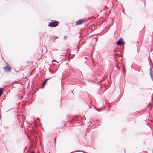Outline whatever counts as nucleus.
I'll return each mask as SVG.
<instances>
[{"label":"nucleus","instance_id":"6","mask_svg":"<svg viewBox=\"0 0 153 153\" xmlns=\"http://www.w3.org/2000/svg\"><path fill=\"white\" fill-rule=\"evenodd\" d=\"M3 90V89L2 88H0V97L1 96V95L2 94Z\"/></svg>","mask_w":153,"mask_h":153},{"label":"nucleus","instance_id":"12","mask_svg":"<svg viewBox=\"0 0 153 153\" xmlns=\"http://www.w3.org/2000/svg\"><path fill=\"white\" fill-rule=\"evenodd\" d=\"M114 53H116V50H115L114 51Z\"/></svg>","mask_w":153,"mask_h":153},{"label":"nucleus","instance_id":"8","mask_svg":"<svg viewBox=\"0 0 153 153\" xmlns=\"http://www.w3.org/2000/svg\"><path fill=\"white\" fill-rule=\"evenodd\" d=\"M116 68L118 69H120V67L119 66L118 64H117L116 65Z\"/></svg>","mask_w":153,"mask_h":153},{"label":"nucleus","instance_id":"9","mask_svg":"<svg viewBox=\"0 0 153 153\" xmlns=\"http://www.w3.org/2000/svg\"><path fill=\"white\" fill-rule=\"evenodd\" d=\"M54 141H55V143H56V138H55V139H54Z\"/></svg>","mask_w":153,"mask_h":153},{"label":"nucleus","instance_id":"3","mask_svg":"<svg viewBox=\"0 0 153 153\" xmlns=\"http://www.w3.org/2000/svg\"><path fill=\"white\" fill-rule=\"evenodd\" d=\"M4 69L6 72H10L11 71V67L10 65H7L4 68Z\"/></svg>","mask_w":153,"mask_h":153},{"label":"nucleus","instance_id":"5","mask_svg":"<svg viewBox=\"0 0 153 153\" xmlns=\"http://www.w3.org/2000/svg\"><path fill=\"white\" fill-rule=\"evenodd\" d=\"M52 79L51 78H50V79H46L45 80V81L42 84V85L43 86H44V85L46 84V82H47V81L48 80H49V79Z\"/></svg>","mask_w":153,"mask_h":153},{"label":"nucleus","instance_id":"11","mask_svg":"<svg viewBox=\"0 0 153 153\" xmlns=\"http://www.w3.org/2000/svg\"><path fill=\"white\" fill-rule=\"evenodd\" d=\"M31 153H35L33 151H32L31 152Z\"/></svg>","mask_w":153,"mask_h":153},{"label":"nucleus","instance_id":"2","mask_svg":"<svg viewBox=\"0 0 153 153\" xmlns=\"http://www.w3.org/2000/svg\"><path fill=\"white\" fill-rule=\"evenodd\" d=\"M87 21V20L86 19H81L79 20L76 22V25H78L81 24L86 22Z\"/></svg>","mask_w":153,"mask_h":153},{"label":"nucleus","instance_id":"4","mask_svg":"<svg viewBox=\"0 0 153 153\" xmlns=\"http://www.w3.org/2000/svg\"><path fill=\"white\" fill-rule=\"evenodd\" d=\"M123 42V40L122 39H120L119 40H118L117 42V45H120L122 44Z\"/></svg>","mask_w":153,"mask_h":153},{"label":"nucleus","instance_id":"10","mask_svg":"<svg viewBox=\"0 0 153 153\" xmlns=\"http://www.w3.org/2000/svg\"><path fill=\"white\" fill-rule=\"evenodd\" d=\"M53 62H56V61H55V60H53Z\"/></svg>","mask_w":153,"mask_h":153},{"label":"nucleus","instance_id":"7","mask_svg":"<svg viewBox=\"0 0 153 153\" xmlns=\"http://www.w3.org/2000/svg\"><path fill=\"white\" fill-rule=\"evenodd\" d=\"M123 72H125L126 70H125V67H124V65H123Z\"/></svg>","mask_w":153,"mask_h":153},{"label":"nucleus","instance_id":"1","mask_svg":"<svg viewBox=\"0 0 153 153\" xmlns=\"http://www.w3.org/2000/svg\"><path fill=\"white\" fill-rule=\"evenodd\" d=\"M58 25L59 22L58 21H54L50 23L48 26L51 27H54L57 26Z\"/></svg>","mask_w":153,"mask_h":153}]
</instances>
